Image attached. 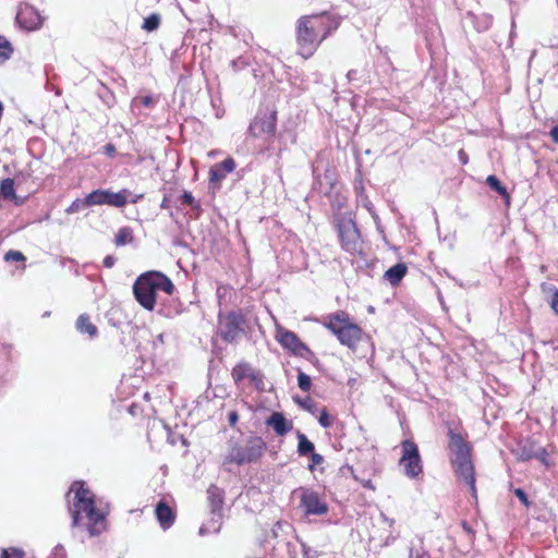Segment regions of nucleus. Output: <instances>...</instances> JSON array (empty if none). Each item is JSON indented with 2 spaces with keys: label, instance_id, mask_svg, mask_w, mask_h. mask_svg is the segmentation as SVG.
<instances>
[{
  "label": "nucleus",
  "instance_id": "nucleus-1",
  "mask_svg": "<svg viewBox=\"0 0 558 558\" xmlns=\"http://www.w3.org/2000/svg\"><path fill=\"white\" fill-rule=\"evenodd\" d=\"M68 498L73 526L85 527L90 536L99 535L106 530V515L96 508L94 494L83 483L75 482Z\"/></svg>",
  "mask_w": 558,
  "mask_h": 558
},
{
  "label": "nucleus",
  "instance_id": "nucleus-2",
  "mask_svg": "<svg viewBox=\"0 0 558 558\" xmlns=\"http://www.w3.org/2000/svg\"><path fill=\"white\" fill-rule=\"evenodd\" d=\"M338 27V23L326 14L302 16L298 22V45L300 54L307 59L319 44Z\"/></svg>",
  "mask_w": 558,
  "mask_h": 558
},
{
  "label": "nucleus",
  "instance_id": "nucleus-3",
  "mask_svg": "<svg viewBox=\"0 0 558 558\" xmlns=\"http://www.w3.org/2000/svg\"><path fill=\"white\" fill-rule=\"evenodd\" d=\"M174 289V284L168 276L160 271L151 270L137 277L133 284V294L141 306L151 312L156 306L157 291L171 295Z\"/></svg>",
  "mask_w": 558,
  "mask_h": 558
},
{
  "label": "nucleus",
  "instance_id": "nucleus-4",
  "mask_svg": "<svg viewBox=\"0 0 558 558\" xmlns=\"http://www.w3.org/2000/svg\"><path fill=\"white\" fill-rule=\"evenodd\" d=\"M266 448L265 440L259 436H250L242 441L229 439L222 457V466L256 463L264 456Z\"/></svg>",
  "mask_w": 558,
  "mask_h": 558
},
{
  "label": "nucleus",
  "instance_id": "nucleus-5",
  "mask_svg": "<svg viewBox=\"0 0 558 558\" xmlns=\"http://www.w3.org/2000/svg\"><path fill=\"white\" fill-rule=\"evenodd\" d=\"M323 326L328 329L342 344L355 351L365 333L362 328L352 322L344 311H338L324 317Z\"/></svg>",
  "mask_w": 558,
  "mask_h": 558
},
{
  "label": "nucleus",
  "instance_id": "nucleus-6",
  "mask_svg": "<svg viewBox=\"0 0 558 558\" xmlns=\"http://www.w3.org/2000/svg\"><path fill=\"white\" fill-rule=\"evenodd\" d=\"M245 326V317L241 311H230L218 315V335L228 343L236 342L244 335Z\"/></svg>",
  "mask_w": 558,
  "mask_h": 558
},
{
  "label": "nucleus",
  "instance_id": "nucleus-7",
  "mask_svg": "<svg viewBox=\"0 0 558 558\" xmlns=\"http://www.w3.org/2000/svg\"><path fill=\"white\" fill-rule=\"evenodd\" d=\"M400 447L399 466L408 478H417L423 473V461L417 445L411 439H405L401 441Z\"/></svg>",
  "mask_w": 558,
  "mask_h": 558
},
{
  "label": "nucleus",
  "instance_id": "nucleus-8",
  "mask_svg": "<svg viewBox=\"0 0 558 558\" xmlns=\"http://www.w3.org/2000/svg\"><path fill=\"white\" fill-rule=\"evenodd\" d=\"M275 338L283 349L288 350L293 355L308 361H312L315 357L314 352L301 341L295 332L290 331L282 326H276Z\"/></svg>",
  "mask_w": 558,
  "mask_h": 558
},
{
  "label": "nucleus",
  "instance_id": "nucleus-9",
  "mask_svg": "<svg viewBox=\"0 0 558 558\" xmlns=\"http://www.w3.org/2000/svg\"><path fill=\"white\" fill-rule=\"evenodd\" d=\"M277 130V113L276 111L265 112L257 114L251 122L247 133L252 137H274Z\"/></svg>",
  "mask_w": 558,
  "mask_h": 558
},
{
  "label": "nucleus",
  "instance_id": "nucleus-10",
  "mask_svg": "<svg viewBox=\"0 0 558 558\" xmlns=\"http://www.w3.org/2000/svg\"><path fill=\"white\" fill-rule=\"evenodd\" d=\"M130 191L122 190L118 193L110 192L108 190H95L87 195V203L90 206L97 205H109L113 207H123L128 203V196L130 195Z\"/></svg>",
  "mask_w": 558,
  "mask_h": 558
},
{
  "label": "nucleus",
  "instance_id": "nucleus-11",
  "mask_svg": "<svg viewBox=\"0 0 558 558\" xmlns=\"http://www.w3.org/2000/svg\"><path fill=\"white\" fill-rule=\"evenodd\" d=\"M339 238L343 250L351 254L361 251L360 232L355 222L351 219L339 223Z\"/></svg>",
  "mask_w": 558,
  "mask_h": 558
},
{
  "label": "nucleus",
  "instance_id": "nucleus-12",
  "mask_svg": "<svg viewBox=\"0 0 558 558\" xmlns=\"http://www.w3.org/2000/svg\"><path fill=\"white\" fill-rule=\"evenodd\" d=\"M300 492V506L304 509L306 514L323 515L328 511V506L322 500L318 493L310 488L301 487Z\"/></svg>",
  "mask_w": 558,
  "mask_h": 558
},
{
  "label": "nucleus",
  "instance_id": "nucleus-13",
  "mask_svg": "<svg viewBox=\"0 0 558 558\" xmlns=\"http://www.w3.org/2000/svg\"><path fill=\"white\" fill-rule=\"evenodd\" d=\"M449 450H450V460L451 464H460L470 462L471 454H470V447L468 444L463 440L461 435L454 433L453 430H449Z\"/></svg>",
  "mask_w": 558,
  "mask_h": 558
},
{
  "label": "nucleus",
  "instance_id": "nucleus-14",
  "mask_svg": "<svg viewBox=\"0 0 558 558\" xmlns=\"http://www.w3.org/2000/svg\"><path fill=\"white\" fill-rule=\"evenodd\" d=\"M17 23L27 31H34L41 26L43 20L40 14L29 5L21 8L16 14Z\"/></svg>",
  "mask_w": 558,
  "mask_h": 558
},
{
  "label": "nucleus",
  "instance_id": "nucleus-15",
  "mask_svg": "<svg viewBox=\"0 0 558 558\" xmlns=\"http://www.w3.org/2000/svg\"><path fill=\"white\" fill-rule=\"evenodd\" d=\"M235 167V161L231 157H228L223 161L216 163L209 170L210 183H220L228 173L234 171Z\"/></svg>",
  "mask_w": 558,
  "mask_h": 558
},
{
  "label": "nucleus",
  "instance_id": "nucleus-16",
  "mask_svg": "<svg viewBox=\"0 0 558 558\" xmlns=\"http://www.w3.org/2000/svg\"><path fill=\"white\" fill-rule=\"evenodd\" d=\"M456 475L463 480L465 484L470 487V490L473 496L476 495V487H475V474H474V466L472 461L460 463L452 465Z\"/></svg>",
  "mask_w": 558,
  "mask_h": 558
},
{
  "label": "nucleus",
  "instance_id": "nucleus-17",
  "mask_svg": "<svg viewBox=\"0 0 558 558\" xmlns=\"http://www.w3.org/2000/svg\"><path fill=\"white\" fill-rule=\"evenodd\" d=\"M266 424L270 426L278 436H284L293 427L292 422L288 421L280 412H274L267 418Z\"/></svg>",
  "mask_w": 558,
  "mask_h": 558
},
{
  "label": "nucleus",
  "instance_id": "nucleus-18",
  "mask_svg": "<svg viewBox=\"0 0 558 558\" xmlns=\"http://www.w3.org/2000/svg\"><path fill=\"white\" fill-rule=\"evenodd\" d=\"M208 501L211 511H215V522L219 521V512H222L223 492L216 485H210L207 489Z\"/></svg>",
  "mask_w": 558,
  "mask_h": 558
},
{
  "label": "nucleus",
  "instance_id": "nucleus-19",
  "mask_svg": "<svg viewBox=\"0 0 558 558\" xmlns=\"http://www.w3.org/2000/svg\"><path fill=\"white\" fill-rule=\"evenodd\" d=\"M155 513L158 522L160 523L163 530L169 529L173 524L175 519L174 512L166 502L160 501L156 506Z\"/></svg>",
  "mask_w": 558,
  "mask_h": 558
},
{
  "label": "nucleus",
  "instance_id": "nucleus-20",
  "mask_svg": "<svg viewBox=\"0 0 558 558\" xmlns=\"http://www.w3.org/2000/svg\"><path fill=\"white\" fill-rule=\"evenodd\" d=\"M407 274V266L398 263L386 270L384 277L391 286H398Z\"/></svg>",
  "mask_w": 558,
  "mask_h": 558
},
{
  "label": "nucleus",
  "instance_id": "nucleus-21",
  "mask_svg": "<svg viewBox=\"0 0 558 558\" xmlns=\"http://www.w3.org/2000/svg\"><path fill=\"white\" fill-rule=\"evenodd\" d=\"M538 446L533 441H524L519 444L518 449L515 451L517 458L520 461H529L533 459L535 453V449Z\"/></svg>",
  "mask_w": 558,
  "mask_h": 558
},
{
  "label": "nucleus",
  "instance_id": "nucleus-22",
  "mask_svg": "<svg viewBox=\"0 0 558 558\" xmlns=\"http://www.w3.org/2000/svg\"><path fill=\"white\" fill-rule=\"evenodd\" d=\"M215 511H211L210 519L199 527V535L204 536L209 533H218L222 524V512H219V521L215 522Z\"/></svg>",
  "mask_w": 558,
  "mask_h": 558
},
{
  "label": "nucleus",
  "instance_id": "nucleus-23",
  "mask_svg": "<svg viewBox=\"0 0 558 558\" xmlns=\"http://www.w3.org/2000/svg\"><path fill=\"white\" fill-rule=\"evenodd\" d=\"M76 328L81 333H88L90 337L97 335V327L90 322L89 316L85 314L78 316Z\"/></svg>",
  "mask_w": 558,
  "mask_h": 558
},
{
  "label": "nucleus",
  "instance_id": "nucleus-24",
  "mask_svg": "<svg viewBox=\"0 0 558 558\" xmlns=\"http://www.w3.org/2000/svg\"><path fill=\"white\" fill-rule=\"evenodd\" d=\"M298 453L301 457L308 456L312 451H314V444L308 440V438L301 432H298Z\"/></svg>",
  "mask_w": 558,
  "mask_h": 558
},
{
  "label": "nucleus",
  "instance_id": "nucleus-25",
  "mask_svg": "<svg viewBox=\"0 0 558 558\" xmlns=\"http://www.w3.org/2000/svg\"><path fill=\"white\" fill-rule=\"evenodd\" d=\"M253 369L247 363H239L232 369V377L238 381H242L244 378L252 376Z\"/></svg>",
  "mask_w": 558,
  "mask_h": 558
},
{
  "label": "nucleus",
  "instance_id": "nucleus-26",
  "mask_svg": "<svg viewBox=\"0 0 558 558\" xmlns=\"http://www.w3.org/2000/svg\"><path fill=\"white\" fill-rule=\"evenodd\" d=\"M133 230L130 227L120 228L114 236V243L117 246H123L133 242Z\"/></svg>",
  "mask_w": 558,
  "mask_h": 558
},
{
  "label": "nucleus",
  "instance_id": "nucleus-27",
  "mask_svg": "<svg viewBox=\"0 0 558 558\" xmlns=\"http://www.w3.org/2000/svg\"><path fill=\"white\" fill-rule=\"evenodd\" d=\"M0 196L3 199H13L15 197L14 181L10 178L3 179L0 184Z\"/></svg>",
  "mask_w": 558,
  "mask_h": 558
},
{
  "label": "nucleus",
  "instance_id": "nucleus-28",
  "mask_svg": "<svg viewBox=\"0 0 558 558\" xmlns=\"http://www.w3.org/2000/svg\"><path fill=\"white\" fill-rule=\"evenodd\" d=\"M13 53V48L10 41L0 35V64L4 63L7 60L11 58Z\"/></svg>",
  "mask_w": 558,
  "mask_h": 558
},
{
  "label": "nucleus",
  "instance_id": "nucleus-29",
  "mask_svg": "<svg viewBox=\"0 0 558 558\" xmlns=\"http://www.w3.org/2000/svg\"><path fill=\"white\" fill-rule=\"evenodd\" d=\"M487 185L497 192L500 196L508 197L507 189L501 184L496 175H488L486 179Z\"/></svg>",
  "mask_w": 558,
  "mask_h": 558
},
{
  "label": "nucleus",
  "instance_id": "nucleus-30",
  "mask_svg": "<svg viewBox=\"0 0 558 558\" xmlns=\"http://www.w3.org/2000/svg\"><path fill=\"white\" fill-rule=\"evenodd\" d=\"M159 25H160V15L157 13H153L144 20L142 27H143V29H145L147 32H154L159 27Z\"/></svg>",
  "mask_w": 558,
  "mask_h": 558
},
{
  "label": "nucleus",
  "instance_id": "nucleus-31",
  "mask_svg": "<svg viewBox=\"0 0 558 558\" xmlns=\"http://www.w3.org/2000/svg\"><path fill=\"white\" fill-rule=\"evenodd\" d=\"M90 207V204L87 203V196L85 198H76L71 203V205L65 209V213L69 215L78 213L80 210Z\"/></svg>",
  "mask_w": 558,
  "mask_h": 558
},
{
  "label": "nucleus",
  "instance_id": "nucleus-32",
  "mask_svg": "<svg viewBox=\"0 0 558 558\" xmlns=\"http://www.w3.org/2000/svg\"><path fill=\"white\" fill-rule=\"evenodd\" d=\"M293 400L304 410L311 412V413H314L315 409H316V404L315 402L313 401L312 398L310 397H306V398H300V397H294Z\"/></svg>",
  "mask_w": 558,
  "mask_h": 558
},
{
  "label": "nucleus",
  "instance_id": "nucleus-33",
  "mask_svg": "<svg viewBox=\"0 0 558 558\" xmlns=\"http://www.w3.org/2000/svg\"><path fill=\"white\" fill-rule=\"evenodd\" d=\"M298 386L304 392L310 391V389L312 387V379H311V377L308 375H306L305 373H303V372H299V374H298Z\"/></svg>",
  "mask_w": 558,
  "mask_h": 558
},
{
  "label": "nucleus",
  "instance_id": "nucleus-34",
  "mask_svg": "<svg viewBox=\"0 0 558 558\" xmlns=\"http://www.w3.org/2000/svg\"><path fill=\"white\" fill-rule=\"evenodd\" d=\"M533 459L538 460L541 463H543L546 466H550V462H549V459H548V452H547L546 448H544V447L538 446L535 449V453L533 456Z\"/></svg>",
  "mask_w": 558,
  "mask_h": 558
},
{
  "label": "nucleus",
  "instance_id": "nucleus-35",
  "mask_svg": "<svg viewBox=\"0 0 558 558\" xmlns=\"http://www.w3.org/2000/svg\"><path fill=\"white\" fill-rule=\"evenodd\" d=\"M180 199L183 205L191 206L195 209L199 208V203L194 198L191 192L184 191Z\"/></svg>",
  "mask_w": 558,
  "mask_h": 558
},
{
  "label": "nucleus",
  "instance_id": "nucleus-36",
  "mask_svg": "<svg viewBox=\"0 0 558 558\" xmlns=\"http://www.w3.org/2000/svg\"><path fill=\"white\" fill-rule=\"evenodd\" d=\"M4 259L7 262H24L26 258L20 251L10 250L5 253Z\"/></svg>",
  "mask_w": 558,
  "mask_h": 558
},
{
  "label": "nucleus",
  "instance_id": "nucleus-37",
  "mask_svg": "<svg viewBox=\"0 0 558 558\" xmlns=\"http://www.w3.org/2000/svg\"><path fill=\"white\" fill-rule=\"evenodd\" d=\"M409 558H430L428 553L421 548H415L414 546L410 547V556Z\"/></svg>",
  "mask_w": 558,
  "mask_h": 558
},
{
  "label": "nucleus",
  "instance_id": "nucleus-38",
  "mask_svg": "<svg viewBox=\"0 0 558 558\" xmlns=\"http://www.w3.org/2000/svg\"><path fill=\"white\" fill-rule=\"evenodd\" d=\"M312 463L308 465L310 471H314L315 465H319L324 462V457L319 453L312 451L311 453Z\"/></svg>",
  "mask_w": 558,
  "mask_h": 558
},
{
  "label": "nucleus",
  "instance_id": "nucleus-39",
  "mask_svg": "<svg viewBox=\"0 0 558 558\" xmlns=\"http://www.w3.org/2000/svg\"><path fill=\"white\" fill-rule=\"evenodd\" d=\"M514 495L520 499V501L525 506L529 507L531 505L527 495L522 488H515Z\"/></svg>",
  "mask_w": 558,
  "mask_h": 558
},
{
  "label": "nucleus",
  "instance_id": "nucleus-40",
  "mask_svg": "<svg viewBox=\"0 0 558 558\" xmlns=\"http://www.w3.org/2000/svg\"><path fill=\"white\" fill-rule=\"evenodd\" d=\"M550 308L558 314V289H553V294L549 301Z\"/></svg>",
  "mask_w": 558,
  "mask_h": 558
},
{
  "label": "nucleus",
  "instance_id": "nucleus-41",
  "mask_svg": "<svg viewBox=\"0 0 558 558\" xmlns=\"http://www.w3.org/2000/svg\"><path fill=\"white\" fill-rule=\"evenodd\" d=\"M49 558H66L65 549L62 545H57Z\"/></svg>",
  "mask_w": 558,
  "mask_h": 558
},
{
  "label": "nucleus",
  "instance_id": "nucleus-42",
  "mask_svg": "<svg viewBox=\"0 0 558 558\" xmlns=\"http://www.w3.org/2000/svg\"><path fill=\"white\" fill-rule=\"evenodd\" d=\"M318 422L319 424L323 426V427H329L331 425V421L329 418V415L328 413L326 412V410H323L319 417H318Z\"/></svg>",
  "mask_w": 558,
  "mask_h": 558
},
{
  "label": "nucleus",
  "instance_id": "nucleus-43",
  "mask_svg": "<svg viewBox=\"0 0 558 558\" xmlns=\"http://www.w3.org/2000/svg\"><path fill=\"white\" fill-rule=\"evenodd\" d=\"M302 555L303 558H316L317 551L306 546L305 544H302Z\"/></svg>",
  "mask_w": 558,
  "mask_h": 558
},
{
  "label": "nucleus",
  "instance_id": "nucleus-44",
  "mask_svg": "<svg viewBox=\"0 0 558 558\" xmlns=\"http://www.w3.org/2000/svg\"><path fill=\"white\" fill-rule=\"evenodd\" d=\"M135 101H138L141 105H143L145 107H151L155 102L151 96H144V97L137 98L134 100V102Z\"/></svg>",
  "mask_w": 558,
  "mask_h": 558
},
{
  "label": "nucleus",
  "instance_id": "nucleus-45",
  "mask_svg": "<svg viewBox=\"0 0 558 558\" xmlns=\"http://www.w3.org/2000/svg\"><path fill=\"white\" fill-rule=\"evenodd\" d=\"M117 262V258L112 255H107L104 258V266L107 268H112Z\"/></svg>",
  "mask_w": 558,
  "mask_h": 558
},
{
  "label": "nucleus",
  "instance_id": "nucleus-46",
  "mask_svg": "<svg viewBox=\"0 0 558 558\" xmlns=\"http://www.w3.org/2000/svg\"><path fill=\"white\" fill-rule=\"evenodd\" d=\"M9 551V558L15 557V558H23L24 551L19 548H11Z\"/></svg>",
  "mask_w": 558,
  "mask_h": 558
},
{
  "label": "nucleus",
  "instance_id": "nucleus-47",
  "mask_svg": "<svg viewBox=\"0 0 558 558\" xmlns=\"http://www.w3.org/2000/svg\"><path fill=\"white\" fill-rule=\"evenodd\" d=\"M228 421L231 426H234L239 421V415L235 411H232L228 414Z\"/></svg>",
  "mask_w": 558,
  "mask_h": 558
},
{
  "label": "nucleus",
  "instance_id": "nucleus-48",
  "mask_svg": "<svg viewBox=\"0 0 558 558\" xmlns=\"http://www.w3.org/2000/svg\"><path fill=\"white\" fill-rule=\"evenodd\" d=\"M379 517H380L381 521H383L385 524H387L389 527H392V526H393V524H395V520H393V519H391V518L387 517L384 512H380V515H379Z\"/></svg>",
  "mask_w": 558,
  "mask_h": 558
},
{
  "label": "nucleus",
  "instance_id": "nucleus-49",
  "mask_svg": "<svg viewBox=\"0 0 558 558\" xmlns=\"http://www.w3.org/2000/svg\"><path fill=\"white\" fill-rule=\"evenodd\" d=\"M361 202L369 213H373V204L367 199L366 196L361 195Z\"/></svg>",
  "mask_w": 558,
  "mask_h": 558
},
{
  "label": "nucleus",
  "instance_id": "nucleus-50",
  "mask_svg": "<svg viewBox=\"0 0 558 558\" xmlns=\"http://www.w3.org/2000/svg\"><path fill=\"white\" fill-rule=\"evenodd\" d=\"M550 136L553 141L558 144V124L551 128Z\"/></svg>",
  "mask_w": 558,
  "mask_h": 558
},
{
  "label": "nucleus",
  "instance_id": "nucleus-51",
  "mask_svg": "<svg viewBox=\"0 0 558 558\" xmlns=\"http://www.w3.org/2000/svg\"><path fill=\"white\" fill-rule=\"evenodd\" d=\"M356 74H357V71H356V70H350V71L347 73V78H348V81H353V80H355Z\"/></svg>",
  "mask_w": 558,
  "mask_h": 558
},
{
  "label": "nucleus",
  "instance_id": "nucleus-52",
  "mask_svg": "<svg viewBox=\"0 0 558 558\" xmlns=\"http://www.w3.org/2000/svg\"><path fill=\"white\" fill-rule=\"evenodd\" d=\"M459 158H460V161L462 163H466L468 162V156H466V154L463 150L459 151Z\"/></svg>",
  "mask_w": 558,
  "mask_h": 558
},
{
  "label": "nucleus",
  "instance_id": "nucleus-53",
  "mask_svg": "<svg viewBox=\"0 0 558 558\" xmlns=\"http://www.w3.org/2000/svg\"><path fill=\"white\" fill-rule=\"evenodd\" d=\"M395 539H396V536H388L385 541V545L391 544L392 542H395Z\"/></svg>",
  "mask_w": 558,
  "mask_h": 558
},
{
  "label": "nucleus",
  "instance_id": "nucleus-54",
  "mask_svg": "<svg viewBox=\"0 0 558 558\" xmlns=\"http://www.w3.org/2000/svg\"><path fill=\"white\" fill-rule=\"evenodd\" d=\"M363 486L364 487H367V488H371V489H374V486L372 485V482L368 480V481H365L363 482Z\"/></svg>",
  "mask_w": 558,
  "mask_h": 558
},
{
  "label": "nucleus",
  "instance_id": "nucleus-55",
  "mask_svg": "<svg viewBox=\"0 0 558 558\" xmlns=\"http://www.w3.org/2000/svg\"><path fill=\"white\" fill-rule=\"evenodd\" d=\"M106 150H107L108 153H113V151H114V147H113V145H112V144H108V145L106 146Z\"/></svg>",
  "mask_w": 558,
  "mask_h": 558
},
{
  "label": "nucleus",
  "instance_id": "nucleus-56",
  "mask_svg": "<svg viewBox=\"0 0 558 558\" xmlns=\"http://www.w3.org/2000/svg\"><path fill=\"white\" fill-rule=\"evenodd\" d=\"M0 558H9V551L8 549H4L1 554V557Z\"/></svg>",
  "mask_w": 558,
  "mask_h": 558
},
{
  "label": "nucleus",
  "instance_id": "nucleus-57",
  "mask_svg": "<svg viewBox=\"0 0 558 558\" xmlns=\"http://www.w3.org/2000/svg\"><path fill=\"white\" fill-rule=\"evenodd\" d=\"M161 207L162 208H167L168 207V199H167V197L163 198V201L161 203Z\"/></svg>",
  "mask_w": 558,
  "mask_h": 558
},
{
  "label": "nucleus",
  "instance_id": "nucleus-58",
  "mask_svg": "<svg viewBox=\"0 0 558 558\" xmlns=\"http://www.w3.org/2000/svg\"><path fill=\"white\" fill-rule=\"evenodd\" d=\"M156 341H159V342H163V335L162 333H159L157 337H156Z\"/></svg>",
  "mask_w": 558,
  "mask_h": 558
},
{
  "label": "nucleus",
  "instance_id": "nucleus-59",
  "mask_svg": "<svg viewBox=\"0 0 558 558\" xmlns=\"http://www.w3.org/2000/svg\"><path fill=\"white\" fill-rule=\"evenodd\" d=\"M232 66L235 69L236 68V61H232Z\"/></svg>",
  "mask_w": 558,
  "mask_h": 558
}]
</instances>
